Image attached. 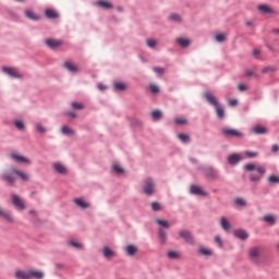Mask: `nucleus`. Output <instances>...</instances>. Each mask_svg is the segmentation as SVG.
I'll list each match as a JSON object with an SVG mask.
<instances>
[{"label": "nucleus", "mask_w": 279, "mask_h": 279, "mask_svg": "<svg viewBox=\"0 0 279 279\" xmlns=\"http://www.w3.org/2000/svg\"><path fill=\"white\" fill-rule=\"evenodd\" d=\"M222 135L229 138H243V133L236 129L223 128Z\"/></svg>", "instance_id": "obj_1"}, {"label": "nucleus", "mask_w": 279, "mask_h": 279, "mask_svg": "<svg viewBox=\"0 0 279 279\" xmlns=\"http://www.w3.org/2000/svg\"><path fill=\"white\" fill-rule=\"evenodd\" d=\"M260 253L262 251L259 246H253L248 250V257L253 263L258 265V263H260Z\"/></svg>", "instance_id": "obj_2"}, {"label": "nucleus", "mask_w": 279, "mask_h": 279, "mask_svg": "<svg viewBox=\"0 0 279 279\" xmlns=\"http://www.w3.org/2000/svg\"><path fill=\"white\" fill-rule=\"evenodd\" d=\"M143 191L145 195L151 196L154 193H156V183H154V180L146 179L144 181Z\"/></svg>", "instance_id": "obj_3"}, {"label": "nucleus", "mask_w": 279, "mask_h": 279, "mask_svg": "<svg viewBox=\"0 0 279 279\" xmlns=\"http://www.w3.org/2000/svg\"><path fill=\"white\" fill-rule=\"evenodd\" d=\"M11 199H12L13 206H15L17 210H25V208H27V206L25 205V202H23V199H21L19 195L12 194Z\"/></svg>", "instance_id": "obj_4"}, {"label": "nucleus", "mask_w": 279, "mask_h": 279, "mask_svg": "<svg viewBox=\"0 0 279 279\" xmlns=\"http://www.w3.org/2000/svg\"><path fill=\"white\" fill-rule=\"evenodd\" d=\"M3 73H5L7 75H9L10 77H14L15 80H21L23 78V74H21V72H19V70L14 69V68H2Z\"/></svg>", "instance_id": "obj_5"}, {"label": "nucleus", "mask_w": 279, "mask_h": 279, "mask_svg": "<svg viewBox=\"0 0 279 279\" xmlns=\"http://www.w3.org/2000/svg\"><path fill=\"white\" fill-rule=\"evenodd\" d=\"M179 236H181V239H184L185 243H189V245H195V238H193V234L190 231H179Z\"/></svg>", "instance_id": "obj_6"}, {"label": "nucleus", "mask_w": 279, "mask_h": 279, "mask_svg": "<svg viewBox=\"0 0 279 279\" xmlns=\"http://www.w3.org/2000/svg\"><path fill=\"white\" fill-rule=\"evenodd\" d=\"M14 172L11 171L10 172H4L1 177V180H3L4 182H8L11 186H14V184H16V178H14Z\"/></svg>", "instance_id": "obj_7"}, {"label": "nucleus", "mask_w": 279, "mask_h": 279, "mask_svg": "<svg viewBox=\"0 0 279 279\" xmlns=\"http://www.w3.org/2000/svg\"><path fill=\"white\" fill-rule=\"evenodd\" d=\"M190 192L192 195H201L202 197H206L208 195V193H206V191H204L199 185H191Z\"/></svg>", "instance_id": "obj_8"}, {"label": "nucleus", "mask_w": 279, "mask_h": 279, "mask_svg": "<svg viewBox=\"0 0 279 279\" xmlns=\"http://www.w3.org/2000/svg\"><path fill=\"white\" fill-rule=\"evenodd\" d=\"M204 173L206 175V178H209L210 180H219V172H217V170H215V168H206L204 170Z\"/></svg>", "instance_id": "obj_9"}, {"label": "nucleus", "mask_w": 279, "mask_h": 279, "mask_svg": "<svg viewBox=\"0 0 279 279\" xmlns=\"http://www.w3.org/2000/svg\"><path fill=\"white\" fill-rule=\"evenodd\" d=\"M53 171L56 173H59L60 175H66L69 173V170H66V167L60 162H56L52 165Z\"/></svg>", "instance_id": "obj_10"}, {"label": "nucleus", "mask_w": 279, "mask_h": 279, "mask_svg": "<svg viewBox=\"0 0 279 279\" xmlns=\"http://www.w3.org/2000/svg\"><path fill=\"white\" fill-rule=\"evenodd\" d=\"M204 97L206 101L210 104V106H214V108L219 106V100H217V97H215V95L210 94L209 92H206Z\"/></svg>", "instance_id": "obj_11"}, {"label": "nucleus", "mask_w": 279, "mask_h": 279, "mask_svg": "<svg viewBox=\"0 0 279 279\" xmlns=\"http://www.w3.org/2000/svg\"><path fill=\"white\" fill-rule=\"evenodd\" d=\"M0 217L8 223H14V218L10 215V211L3 209V207H0Z\"/></svg>", "instance_id": "obj_12"}, {"label": "nucleus", "mask_w": 279, "mask_h": 279, "mask_svg": "<svg viewBox=\"0 0 279 279\" xmlns=\"http://www.w3.org/2000/svg\"><path fill=\"white\" fill-rule=\"evenodd\" d=\"M11 158L13 160H15L16 162H23L24 165H31L32 163V161L28 158H26L24 156H21L16 153H12Z\"/></svg>", "instance_id": "obj_13"}, {"label": "nucleus", "mask_w": 279, "mask_h": 279, "mask_svg": "<svg viewBox=\"0 0 279 279\" xmlns=\"http://www.w3.org/2000/svg\"><path fill=\"white\" fill-rule=\"evenodd\" d=\"M46 45L50 49H58V47H62L63 43L60 39H46Z\"/></svg>", "instance_id": "obj_14"}, {"label": "nucleus", "mask_w": 279, "mask_h": 279, "mask_svg": "<svg viewBox=\"0 0 279 279\" xmlns=\"http://www.w3.org/2000/svg\"><path fill=\"white\" fill-rule=\"evenodd\" d=\"M43 279L45 278V272H43L41 270H36V269H31L28 270V279Z\"/></svg>", "instance_id": "obj_15"}, {"label": "nucleus", "mask_w": 279, "mask_h": 279, "mask_svg": "<svg viewBox=\"0 0 279 279\" xmlns=\"http://www.w3.org/2000/svg\"><path fill=\"white\" fill-rule=\"evenodd\" d=\"M233 234H234V236L236 238V239H240L241 241H247V239H248V234H247V231H245V230H243V229H239V230H235L234 232H233Z\"/></svg>", "instance_id": "obj_16"}, {"label": "nucleus", "mask_w": 279, "mask_h": 279, "mask_svg": "<svg viewBox=\"0 0 279 279\" xmlns=\"http://www.w3.org/2000/svg\"><path fill=\"white\" fill-rule=\"evenodd\" d=\"M102 255L107 258V260H110L111 258H114V256H117V253H114V251H112L110 247L105 246L102 248Z\"/></svg>", "instance_id": "obj_17"}, {"label": "nucleus", "mask_w": 279, "mask_h": 279, "mask_svg": "<svg viewBox=\"0 0 279 279\" xmlns=\"http://www.w3.org/2000/svg\"><path fill=\"white\" fill-rule=\"evenodd\" d=\"M63 66L66 69V71H70V73H77L80 71V68H77V65L73 64L71 61H65Z\"/></svg>", "instance_id": "obj_18"}, {"label": "nucleus", "mask_w": 279, "mask_h": 279, "mask_svg": "<svg viewBox=\"0 0 279 279\" xmlns=\"http://www.w3.org/2000/svg\"><path fill=\"white\" fill-rule=\"evenodd\" d=\"M229 165H239L241 162V155L240 154H232L228 157Z\"/></svg>", "instance_id": "obj_19"}, {"label": "nucleus", "mask_w": 279, "mask_h": 279, "mask_svg": "<svg viewBox=\"0 0 279 279\" xmlns=\"http://www.w3.org/2000/svg\"><path fill=\"white\" fill-rule=\"evenodd\" d=\"M257 9L262 14H274V9L267 4H259Z\"/></svg>", "instance_id": "obj_20"}, {"label": "nucleus", "mask_w": 279, "mask_h": 279, "mask_svg": "<svg viewBox=\"0 0 279 279\" xmlns=\"http://www.w3.org/2000/svg\"><path fill=\"white\" fill-rule=\"evenodd\" d=\"M13 173H15V175H19V178H21V180H23V182H28L29 181V174L21 171V170H16V169H12Z\"/></svg>", "instance_id": "obj_21"}, {"label": "nucleus", "mask_w": 279, "mask_h": 279, "mask_svg": "<svg viewBox=\"0 0 279 279\" xmlns=\"http://www.w3.org/2000/svg\"><path fill=\"white\" fill-rule=\"evenodd\" d=\"M74 204H76L78 208H83V209L90 208V204L86 203V201H84L83 198H75Z\"/></svg>", "instance_id": "obj_22"}, {"label": "nucleus", "mask_w": 279, "mask_h": 279, "mask_svg": "<svg viewBox=\"0 0 279 279\" xmlns=\"http://www.w3.org/2000/svg\"><path fill=\"white\" fill-rule=\"evenodd\" d=\"M15 278L16 279H29V270H16L15 271Z\"/></svg>", "instance_id": "obj_23"}, {"label": "nucleus", "mask_w": 279, "mask_h": 279, "mask_svg": "<svg viewBox=\"0 0 279 279\" xmlns=\"http://www.w3.org/2000/svg\"><path fill=\"white\" fill-rule=\"evenodd\" d=\"M220 226H221L222 230H225V232L230 231V221H228V219L226 217L220 218Z\"/></svg>", "instance_id": "obj_24"}, {"label": "nucleus", "mask_w": 279, "mask_h": 279, "mask_svg": "<svg viewBox=\"0 0 279 279\" xmlns=\"http://www.w3.org/2000/svg\"><path fill=\"white\" fill-rule=\"evenodd\" d=\"M124 252H126V254L129 256H134V254H136V252H138V248L135 245H128L124 248Z\"/></svg>", "instance_id": "obj_25"}, {"label": "nucleus", "mask_w": 279, "mask_h": 279, "mask_svg": "<svg viewBox=\"0 0 279 279\" xmlns=\"http://www.w3.org/2000/svg\"><path fill=\"white\" fill-rule=\"evenodd\" d=\"M47 19H58L60 15L58 12L53 9H48L45 12Z\"/></svg>", "instance_id": "obj_26"}, {"label": "nucleus", "mask_w": 279, "mask_h": 279, "mask_svg": "<svg viewBox=\"0 0 279 279\" xmlns=\"http://www.w3.org/2000/svg\"><path fill=\"white\" fill-rule=\"evenodd\" d=\"M252 132H254V134H267V128L263 125H256L252 129Z\"/></svg>", "instance_id": "obj_27"}, {"label": "nucleus", "mask_w": 279, "mask_h": 279, "mask_svg": "<svg viewBox=\"0 0 279 279\" xmlns=\"http://www.w3.org/2000/svg\"><path fill=\"white\" fill-rule=\"evenodd\" d=\"M215 110L218 119H223L226 117V111L223 110V107H221V105L216 106Z\"/></svg>", "instance_id": "obj_28"}, {"label": "nucleus", "mask_w": 279, "mask_h": 279, "mask_svg": "<svg viewBox=\"0 0 279 279\" xmlns=\"http://www.w3.org/2000/svg\"><path fill=\"white\" fill-rule=\"evenodd\" d=\"M61 132L62 134H65V136H75L73 129L69 128L68 125L62 126Z\"/></svg>", "instance_id": "obj_29"}, {"label": "nucleus", "mask_w": 279, "mask_h": 279, "mask_svg": "<svg viewBox=\"0 0 279 279\" xmlns=\"http://www.w3.org/2000/svg\"><path fill=\"white\" fill-rule=\"evenodd\" d=\"M177 43H178V45H180V47H183V48H186V47H189V45H191V40H189L186 38H182V37H179L177 39Z\"/></svg>", "instance_id": "obj_30"}, {"label": "nucleus", "mask_w": 279, "mask_h": 279, "mask_svg": "<svg viewBox=\"0 0 279 279\" xmlns=\"http://www.w3.org/2000/svg\"><path fill=\"white\" fill-rule=\"evenodd\" d=\"M25 16L27 19H29L31 21H38L40 19L38 15L34 14V11H32V10H26Z\"/></svg>", "instance_id": "obj_31"}, {"label": "nucleus", "mask_w": 279, "mask_h": 279, "mask_svg": "<svg viewBox=\"0 0 279 279\" xmlns=\"http://www.w3.org/2000/svg\"><path fill=\"white\" fill-rule=\"evenodd\" d=\"M198 253L201 256H213V251H210L209 248H206L204 246H201L198 248Z\"/></svg>", "instance_id": "obj_32"}, {"label": "nucleus", "mask_w": 279, "mask_h": 279, "mask_svg": "<svg viewBox=\"0 0 279 279\" xmlns=\"http://www.w3.org/2000/svg\"><path fill=\"white\" fill-rule=\"evenodd\" d=\"M156 223H158V226H160L161 228H166V230H169V228H171V225H169V221L162 220L160 218L156 219Z\"/></svg>", "instance_id": "obj_33"}, {"label": "nucleus", "mask_w": 279, "mask_h": 279, "mask_svg": "<svg viewBox=\"0 0 279 279\" xmlns=\"http://www.w3.org/2000/svg\"><path fill=\"white\" fill-rule=\"evenodd\" d=\"M114 86V90H128V85H125V83L122 82H116L113 83Z\"/></svg>", "instance_id": "obj_34"}, {"label": "nucleus", "mask_w": 279, "mask_h": 279, "mask_svg": "<svg viewBox=\"0 0 279 279\" xmlns=\"http://www.w3.org/2000/svg\"><path fill=\"white\" fill-rule=\"evenodd\" d=\"M98 5H100V8H105V10H112V8H113L112 3H110L109 1H104V0H99Z\"/></svg>", "instance_id": "obj_35"}, {"label": "nucleus", "mask_w": 279, "mask_h": 279, "mask_svg": "<svg viewBox=\"0 0 279 279\" xmlns=\"http://www.w3.org/2000/svg\"><path fill=\"white\" fill-rule=\"evenodd\" d=\"M158 234L161 243H167V232L165 231V229L159 228Z\"/></svg>", "instance_id": "obj_36"}, {"label": "nucleus", "mask_w": 279, "mask_h": 279, "mask_svg": "<svg viewBox=\"0 0 279 279\" xmlns=\"http://www.w3.org/2000/svg\"><path fill=\"white\" fill-rule=\"evenodd\" d=\"M264 221L274 226V223H276V217H274V215H266L264 216Z\"/></svg>", "instance_id": "obj_37"}, {"label": "nucleus", "mask_w": 279, "mask_h": 279, "mask_svg": "<svg viewBox=\"0 0 279 279\" xmlns=\"http://www.w3.org/2000/svg\"><path fill=\"white\" fill-rule=\"evenodd\" d=\"M151 118L155 120V121H160V119H162V112L160 110H154L151 112Z\"/></svg>", "instance_id": "obj_38"}, {"label": "nucleus", "mask_w": 279, "mask_h": 279, "mask_svg": "<svg viewBox=\"0 0 279 279\" xmlns=\"http://www.w3.org/2000/svg\"><path fill=\"white\" fill-rule=\"evenodd\" d=\"M178 138L181 140L182 143H190L191 142V136H189V134L180 133L178 135Z\"/></svg>", "instance_id": "obj_39"}, {"label": "nucleus", "mask_w": 279, "mask_h": 279, "mask_svg": "<svg viewBox=\"0 0 279 279\" xmlns=\"http://www.w3.org/2000/svg\"><path fill=\"white\" fill-rule=\"evenodd\" d=\"M174 123L177 125H186L189 121L186 120V118H175Z\"/></svg>", "instance_id": "obj_40"}, {"label": "nucleus", "mask_w": 279, "mask_h": 279, "mask_svg": "<svg viewBox=\"0 0 279 279\" xmlns=\"http://www.w3.org/2000/svg\"><path fill=\"white\" fill-rule=\"evenodd\" d=\"M151 206V209L155 211V213H158L159 210H162V207L160 206V203L158 202H153L150 204Z\"/></svg>", "instance_id": "obj_41"}, {"label": "nucleus", "mask_w": 279, "mask_h": 279, "mask_svg": "<svg viewBox=\"0 0 279 279\" xmlns=\"http://www.w3.org/2000/svg\"><path fill=\"white\" fill-rule=\"evenodd\" d=\"M268 182L270 184H279V177L276 174H272L268 178Z\"/></svg>", "instance_id": "obj_42"}, {"label": "nucleus", "mask_w": 279, "mask_h": 279, "mask_svg": "<svg viewBox=\"0 0 279 279\" xmlns=\"http://www.w3.org/2000/svg\"><path fill=\"white\" fill-rule=\"evenodd\" d=\"M215 38H216L217 43H225V40H226V34H223V33L217 34V35L215 36Z\"/></svg>", "instance_id": "obj_43"}, {"label": "nucleus", "mask_w": 279, "mask_h": 279, "mask_svg": "<svg viewBox=\"0 0 279 279\" xmlns=\"http://www.w3.org/2000/svg\"><path fill=\"white\" fill-rule=\"evenodd\" d=\"M168 258H171V259L180 258V254H178V252L175 251H170L168 252Z\"/></svg>", "instance_id": "obj_44"}, {"label": "nucleus", "mask_w": 279, "mask_h": 279, "mask_svg": "<svg viewBox=\"0 0 279 279\" xmlns=\"http://www.w3.org/2000/svg\"><path fill=\"white\" fill-rule=\"evenodd\" d=\"M149 90H150V93H153L154 95H156L157 93L160 92V88H159L157 85H155V84H150V85H149Z\"/></svg>", "instance_id": "obj_45"}, {"label": "nucleus", "mask_w": 279, "mask_h": 279, "mask_svg": "<svg viewBox=\"0 0 279 279\" xmlns=\"http://www.w3.org/2000/svg\"><path fill=\"white\" fill-rule=\"evenodd\" d=\"M146 44H147V46H148L150 49H154V47H156V45H158V41H156V39H147V40H146Z\"/></svg>", "instance_id": "obj_46"}, {"label": "nucleus", "mask_w": 279, "mask_h": 279, "mask_svg": "<svg viewBox=\"0 0 279 279\" xmlns=\"http://www.w3.org/2000/svg\"><path fill=\"white\" fill-rule=\"evenodd\" d=\"M36 130L39 132V134H45V132H47V129L40 123L36 124Z\"/></svg>", "instance_id": "obj_47"}, {"label": "nucleus", "mask_w": 279, "mask_h": 279, "mask_svg": "<svg viewBox=\"0 0 279 279\" xmlns=\"http://www.w3.org/2000/svg\"><path fill=\"white\" fill-rule=\"evenodd\" d=\"M244 155L246 158H256V156H258V153L246 150Z\"/></svg>", "instance_id": "obj_48"}, {"label": "nucleus", "mask_w": 279, "mask_h": 279, "mask_svg": "<svg viewBox=\"0 0 279 279\" xmlns=\"http://www.w3.org/2000/svg\"><path fill=\"white\" fill-rule=\"evenodd\" d=\"M170 21H174L175 23H180L182 21V17L179 14H171Z\"/></svg>", "instance_id": "obj_49"}, {"label": "nucleus", "mask_w": 279, "mask_h": 279, "mask_svg": "<svg viewBox=\"0 0 279 279\" xmlns=\"http://www.w3.org/2000/svg\"><path fill=\"white\" fill-rule=\"evenodd\" d=\"M72 108L75 110H84V105L81 102H72Z\"/></svg>", "instance_id": "obj_50"}, {"label": "nucleus", "mask_w": 279, "mask_h": 279, "mask_svg": "<svg viewBox=\"0 0 279 279\" xmlns=\"http://www.w3.org/2000/svg\"><path fill=\"white\" fill-rule=\"evenodd\" d=\"M255 171H257V173H259V175H265V173H266L265 167H263V166H256Z\"/></svg>", "instance_id": "obj_51"}, {"label": "nucleus", "mask_w": 279, "mask_h": 279, "mask_svg": "<svg viewBox=\"0 0 279 279\" xmlns=\"http://www.w3.org/2000/svg\"><path fill=\"white\" fill-rule=\"evenodd\" d=\"M246 171H256V165L254 163H248L244 166Z\"/></svg>", "instance_id": "obj_52"}, {"label": "nucleus", "mask_w": 279, "mask_h": 279, "mask_svg": "<svg viewBox=\"0 0 279 279\" xmlns=\"http://www.w3.org/2000/svg\"><path fill=\"white\" fill-rule=\"evenodd\" d=\"M153 71H155V73H157V75H163L165 74V69L162 68H154Z\"/></svg>", "instance_id": "obj_53"}, {"label": "nucleus", "mask_w": 279, "mask_h": 279, "mask_svg": "<svg viewBox=\"0 0 279 279\" xmlns=\"http://www.w3.org/2000/svg\"><path fill=\"white\" fill-rule=\"evenodd\" d=\"M70 245H72V247H76L77 250H82V247H84L81 243L75 241H71Z\"/></svg>", "instance_id": "obj_54"}, {"label": "nucleus", "mask_w": 279, "mask_h": 279, "mask_svg": "<svg viewBox=\"0 0 279 279\" xmlns=\"http://www.w3.org/2000/svg\"><path fill=\"white\" fill-rule=\"evenodd\" d=\"M215 241H216L218 247H223V242L221 241V236L216 235Z\"/></svg>", "instance_id": "obj_55"}, {"label": "nucleus", "mask_w": 279, "mask_h": 279, "mask_svg": "<svg viewBox=\"0 0 279 279\" xmlns=\"http://www.w3.org/2000/svg\"><path fill=\"white\" fill-rule=\"evenodd\" d=\"M238 88H239L240 93H243V92L247 90V85L240 83L238 85Z\"/></svg>", "instance_id": "obj_56"}, {"label": "nucleus", "mask_w": 279, "mask_h": 279, "mask_svg": "<svg viewBox=\"0 0 279 279\" xmlns=\"http://www.w3.org/2000/svg\"><path fill=\"white\" fill-rule=\"evenodd\" d=\"M112 169L116 171V173H123V168L119 167L118 165H113Z\"/></svg>", "instance_id": "obj_57"}, {"label": "nucleus", "mask_w": 279, "mask_h": 279, "mask_svg": "<svg viewBox=\"0 0 279 279\" xmlns=\"http://www.w3.org/2000/svg\"><path fill=\"white\" fill-rule=\"evenodd\" d=\"M15 126L17 128V130H24L25 129V124L22 121H16Z\"/></svg>", "instance_id": "obj_58"}, {"label": "nucleus", "mask_w": 279, "mask_h": 279, "mask_svg": "<svg viewBox=\"0 0 279 279\" xmlns=\"http://www.w3.org/2000/svg\"><path fill=\"white\" fill-rule=\"evenodd\" d=\"M235 204H236L238 206H245V202L243 201V198H236V199H235Z\"/></svg>", "instance_id": "obj_59"}, {"label": "nucleus", "mask_w": 279, "mask_h": 279, "mask_svg": "<svg viewBox=\"0 0 279 279\" xmlns=\"http://www.w3.org/2000/svg\"><path fill=\"white\" fill-rule=\"evenodd\" d=\"M271 151H272V154H278V151H279V146H278V144L272 145Z\"/></svg>", "instance_id": "obj_60"}, {"label": "nucleus", "mask_w": 279, "mask_h": 279, "mask_svg": "<svg viewBox=\"0 0 279 279\" xmlns=\"http://www.w3.org/2000/svg\"><path fill=\"white\" fill-rule=\"evenodd\" d=\"M260 177L251 175V182H259Z\"/></svg>", "instance_id": "obj_61"}, {"label": "nucleus", "mask_w": 279, "mask_h": 279, "mask_svg": "<svg viewBox=\"0 0 279 279\" xmlns=\"http://www.w3.org/2000/svg\"><path fill=\"white\" fill-rule=\"evenodd\" d=\"M236 104H239V102L236 101V99H231V100H229V105L232 106V107L236 106Z\"/></svg>", "instance_id": "obj_62"}, {"label": "nucleus", "mask_w": 279, "mask_h": 279, "mask_svg": "<svg viewBox=\"0 0 279 279\" xmlns=\"http://www.w3.org/2000/svg\"><path fill=\"white\" fill-rule=\"evenodd\" d=\"M98 89H99V90H106V85L99 83V84H98Z\"/></svg>", "instance_id": "obj_63"}, {"label": "nucleus", "mask_w": 279, "mask_h": 279, "mask_svg": "<svg viewBox=\"0 0 279 279\" xmlns=\"http://www.w3.org/2000/svg\"><path fill=\"white\" fill-rule=\"evenodd\" d=\"M269 71H274V69H271V68H265V69L263 70V73H269Z\"/></svg>", "instance_id": "obj_64"}]
</instances>
